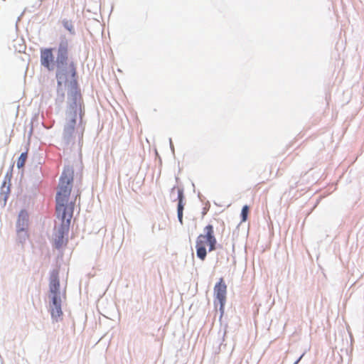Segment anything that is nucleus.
I'll return each instance as SVG.
<instances>
[{"label":"nucleus","instance_id":"obj_1","mask_svg":"<svg viewBox=\"0 0 364 364\" xmlns=\"http://www.w3.org/2000/svg\"><path fill=\"white\" fill-rule=\"evenodd\" d=\"M73 170L70 167L63 169L55 197L57 218H73L74 202L70 201L73 187Z\"/></svg>","mask_w":364,"mask_h":364},{"label":"nucleus","instance_id":"obj_2","mask_svg":"<svg viewBox=\"0 0 364 364\" xmlns=\"http://www.w3.org/2000/svg\"><path fill=\"white\" fill-rule=\"evenodd\" d=\"M56 79L58 82V91L64 86L70 90V97L74 103L80 102L81 95L77 90V67L76 64L71 61L68 64L57 65Z\"/></svg>","mask_w":364,"mask_h":364},{"label":"nucleus","instance_id":"obj_3","mask_svg":"<svg viewBox=\"0 0 364 364\" xmlns=\"http://www.w3.org/2000/svg\"><path fill=\"white\" fill-rule=\"evenodd\" d=\"M78 104L75 105L74 101L70 104L71 110L68 113L63 129V137L68 142L76 136L81 140L83 136L84 127L82 125L81 109H78Z\"/></svg>","mask_w":364,"mask_h":364},{"label":"nucleus","instance_id":"obj_4","mask_svg":"<svg viewBox=\"0 0 364 364\" xmlns=\"http://www.w3.org/2000/svg\"><path fill=\"white\" fill-rule=\"evenodd\" d=\"M217 240L214 235V228L211 224L207 225L203 229V233L200 234L196 242L197 257L202 261L205 260L208 247L209 252L216 249Z\"/></svg>","mask_w":364,"mask_h":364},{"label":"nucleus","instance_id":"obj_5","mask_svg":"<svg viewBox=\"0 0 364 364\" xmlns=\"http://www.w3.org/2000/svg\"><path fill=\"white\" fill-rule=\"evenodd\" d=\"M50 295L51 304L50 305V311L51 316L55 321L63 316L61 309V299L60 296V282L57 274H52L49 283Z\"/></svg>","mask_w":364,"mask_h":364},{"label":"nucleus","instance_id":"obj_6","mask_svg":"<svg viewBox=\"0 0 364 364\" xmlns=\"http://www.w3.org/2000/svg\"><path fill=\"white\" fill-rule=\"evenodd\" d=\"M57 218L60 220V225L55 235V246L56 248H60L67 242V240L65 239V235L68 232L72 218H69L68 217Z\"/></svg>","mask_w":364,"mask_h":364},{"label":"nucleus","instance_id":"obj_7","mask_svg":"<svg viewBox=\"0 0 364 364\" xmlns=\"http://www.w3.org/2000/svg\"><path fill=\"white\" fill-rule=\"evenodd\" d=\"M41 64L48 71H53L55 68L54 55L53 48L41 49Z\"/></svg>","mask_w":364,"mask_h":364},{"label":"nucleus","instance_id":"obj_8","mask_svg":"<svg viewBox=\"0 0 364 364\" xmlns=\"http://www.w3.org/2000/svg\"><path fill=\"white\" fill-rule=\"evenodd\" d=\"M214 294L220 302V309L222 310L225 303L227 294V286L223 278H220L219 282L215 285Z\"/></svg>","mask_w":364,"mask_h":364},{"label":"nucleus","instance_id":"obj_9","mask_svg":"<svg viewBox=\"0 0 364 364\" xmlns=\"http://www.w3.org/2000/svg\"><path fill=\"white\" fill-rule=\"evenodd\" d=\"M68 43L66 41H61L58 48L57 65L68 64Z\"/></svg>","mask_w":364,"mask_h":364},{"label":"nucleus","instance_id":"obj_10","mask_svg":"<svg viewBox=\"0 0 364 364\" xmlns=\"http://www.w3.org/2000/svg\"><path fill=\"white\" fill-rule=\"evenodd\" d=\"M175 191H176V192H177V195H178L177 199L178 200V210H178V220L182 224L183 223V198H184L183 190V188H181L180 187L174 186L171 188V193L174 192Z\"/></svg>","mask_w":364,"mask_h":364},{"label":"nucleus","instance_id":"obj_11","mask_svg":"<svg viewBox=\"0 0 364 364\" xmlns=\"http://www.w3.org/2000/svg\"><path fill=\"white\" fill-rule=\"evenodd\" d=\"M28 214L26 210H21L18 215L17 220L18 232L25 231L28 227Z\"/></svg>","mask_w":364,"mask_h":364},{"label":"nucleus","instance_id":"obj_12","mask_svg":"<svg viewBox=\"0 0 364 364\" xmlns=\"http://www.w3.org/2000/svg\"><path fill=\"white\" fill-rule=\"evenodd\" d=\"M26 159H27V153H26V152L22 153L20 155V156L17 161V167L18 168H23L25 165Z\"/></svg>","mask_w":364,"mask_h":364},{"label":"nucleus","instance_id":"obj_13","mask_svg":"<svg viewBox=\"0 0 364 364\" xmlns=\"http://www.w3.org/2000/svg\"><path fill=\"white\" fill-rule=\"evenodd\" d=\"M249 213V206L245 205L243 206L241 211L242 222H245L247 220V215Z\"/></svg>","mask_w":364,"mask_h":364},{"label":"nucleus","instance_id":"obj_14","mask_svg":"<svg viewBox=\"0 0 364 364\" xmlns=\"http://www.w3.org/2000/svg\"><path fill=\"white\" fill-rule=\"evenodd\" d=\"M63 26L71 33H74V27H73V23L70 21H64Z\"/></svg>","mask_w":364,"mask_h":364},{"label":"nucleus","instance_id":"obj_15","mask_svg":"<svg viewBox=\"0 0 364 364\" xmlns=\"http://www.w3.org/2000/svg\"><path fill=\"white\" fill-rule=\"evenodd\" d=\"M1 196H2V195H4V201H6V198H7V196H6V194H4V193H1Z\"/></svg>","mask_w":364,"mask_h":364}]
</instances>
